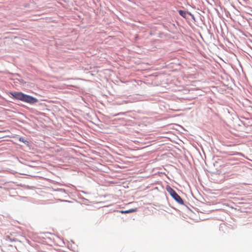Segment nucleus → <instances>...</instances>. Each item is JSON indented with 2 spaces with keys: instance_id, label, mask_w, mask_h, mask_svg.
Segmentation results:
<instances>
[{
  "instance_id": "nucleus-1",
  "label": "nucleus",
  "mask_w": 252,
  "mask_h": 252,
  "mask_svg": "<svg viewBox=\"0 0 252 252\" xmlns=\"http://www.w3.org/2000/svg\"><path fill=\"white\" fill-rule=\"evenodd\" d=\"M9 94L14 98L30 104H34L38 102V99L36 98L21 92H10Z\"/></svg>"
},
{
  "instance_id": "nucleus-3",
  "label": "nucleus",
  "mask_w": 252,
  "mask_h": 252,
  "mask_svg": "<svg viewBox=\"0 0 252 252\" xmlns=\"http://www.w3.org/2000/svg\"><path fill=\"white\" fill-rule=\"evenodd\" d=\"M135 210H136L135 209H129V210H126V211H121V213L122 214H128V213H130L135 212Z\"/></svg>"
},
{
  "instance_id": "nucleus-5",
  "label": "nucleus",
  "mask_w": 252,
  "mask_h": 252,
  "mask_svg": "<svg viewBox=\"0 0 252 252\" xmlns=\"http://www.w3.org/2000/svg\"><path fill=\"white\" fill-rule=\"evenodd\" d=\"M179 12L180 15L183 16V17H185L187 15L186 12L183 10H180Z\"/></svg>"
},
{
  "instance_id": "nucleus-4",
  "label": "nucleus",
  "mask_w": 252,
  "mask_h": 252,
  "mask_svg": "<svg viewBox=\"0 0 252 252\" xmlns=\"http://www.w3.org/2000/svg\"><path fill=\"white\" fill-rule=\"evenodd\" d=\"M5 239H6V240H9L10 242H16V239H14V238L13 239L11 238L9 236H8V235L6 236Z\"/></svg>"
},
{
  "instance_id": "nucleus-6",
  "label": "nucleus",
  "mask_w": 252,
  "mask_h": 252,
  "mask_svg": "<svg viewBox=\"0 0 252 252\" xmlns=\"http://www.w3.org/2000/svg\"><path fill=\"white\" fill-rule=\"evenodd\" d=\"M19 140L20 141H21V142H23V143H25V144H27V143H28V141H27L26 140H25V138H23V137H20V138H19Z\"/></svg>"
},
{
  "instance_id": "nucleus-2",
  "label": "nucleus",
  "mask_w": 252,
  "mask_h": 252,
  "mask_svg": "<svg viewBox=\"0 0 252 252\" xmlns=\"http://www.w3.org/2000/svg\"><path fill=\"white\" fill-rule=\"evenodd\" d=\"M167 191L170 193L172 197L179 204H183L184 201L181 197L176 193V192L170 187L167 188Z\"/></svg>"
}]
</instances>
